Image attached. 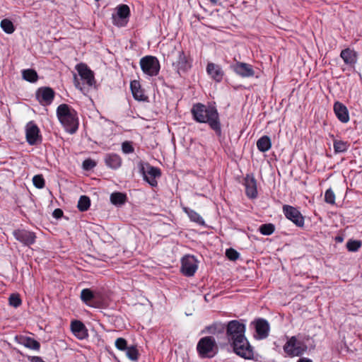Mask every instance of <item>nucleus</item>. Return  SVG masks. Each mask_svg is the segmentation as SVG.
Instances as JSON below:
<instances>
[{"instance_id":"1","label":"nucleus","mask_w":362,"mask_h":362,"mask_svg":"<svg viewBox=\"0 0 362 362\" xmlns=\"http://www.w3.org/2000/svg\"><path fill=\"white\" fill-rule=\"evenodd\" d=\"M245 325L243 322L233 320L226 324V337L233 347V351L239 356L250 359L253 358V349L245 337Z\"/></svg>"},{"instance_id":"2","label":"nucleus","mask_w":362,"mask_h":362,"mask_svg":"<svg viewBox=\"0 0 362 362\" xmlns=\"http://www.w3.org/2000/svg\"><path fill=\"white\" fill-rule=\"evenodd\" d=\"M193 119L199 123H207L217 136H221V125L219 119V114L214 106L198 103L193 105L191 109Z\"/></svg>"},{"instance_id":"3","label":"nucleus","mask_w":362,"mask_h":362,"mask_svg":"<svg viewBox=\"0 0 362 362\" xmlns=\"http://www.w3.org/2000/svg\"><path fill=\"white\" fill-rule=\"evenodd\" d=\"M57 117L70 134H74L78 129L79 122L77 112L67 104H61L57 108Z\"/></svg>"},{"instance_id":"4","label":"nucleus","mask_w":362,"mask_h":362,"mask_svg":"<svg viewBox=\"0 0 362 362\" xmlns=\"http://www.w3.org/2000/svg\"><path fill=\"white\" fill-rule=\"evenodd\" d=\"M197 351L201 358H211L218 352V346L214 337H202L197 344Z\"/></svg>"},{"instance_id":"5","label":"nucleus","mask_w":362,"mask_h":362,"mask_svg":"<svg viewBox=\"0 0 362 362\" xmlns=\"http://www.w3.org/2000/svg\"><path fill=\"white\" fill-rule=\"evenodd\" d=\"M307 348L304 341L298 340L296 336L290 337L283 347L284 352L290 357L303 355Z\"/></svg>"},{"instance_id":"6","label":"nucleus","mask_w":362,"mask_h":362,"mask_svg":"<svg viewBox=\"0 0 362 362\" xmlns=\"http://www.w3.org/2000/svg\"><path fill=\"white\" fill-rule=\"evenodd\" d=\"M140 172L143 175L144 180L146 181L151 186L156 187L158 182L156 178L161 176V170L157 167L151 165L149 163H139Z\"/></svg>"},{"instance_id":"7","label":"nucleus","mask_w":362,"mask_h":362,"mask_svg":"<svg viewBox=\"0 0 362 362\" xmlns=\"http://www.w3.org/2000/svg\"><path fill=\"white\" fill-rule=\"evenodd\" d=\"M142 71L149 76H156L160 71V65L158 59L151 55L142 57L139 62Z\"/></svg>"},{"instance_id":"8","label":"nucleus","mask_w":362,"mask_h":362,"mask_svg":"<svg viewBox=\"0 0 362 362\" xmlns=\"http://www.w3.org/2000/svg\"><path fill=\"white\" fill-rule=\"evenodd\" d=\"M174 70L180 76L186 74L192 66V59L189 55L187 54L183 50L177 52V56L172 64Z\"/></svg>"},{"instance_id":"9","label":"nucleus","mask_w":362,"mask_h":362,"mask_svg":"<svg viewBox=\"0 0 362 362\" xmlns=\"http://www.w3.org/2000/svg\"><path fill=\"white\" fill-rule=\"evenodd\" d=\"M54 96L55 93L54 90L47 86L39 88L35 93L37 100L43 106L51 105L54 99Z\"/></svg>"},{"instance_id":"10","label":"nucleus","mask_w":362,"mask_h":362,"mask_svg":"<svg viewBox=\"0 0 362 362\" xmlns=\"http://www.w3.org/2000/svg\"><path fill=\"white\" fill-rule=\"evenodd\" d=\"M14 238L25 246L33 245L36 240V235L34 232L24 229L18 228L13 231Z\"/></svg>"},{"instance_id":"11","label":"nucleus","mask_w":362,"mask_h":362,"mask_svg":"<svg viewBox=\"0 0 362 362\" xmlns=\"http://www.w3.org/2000/svg\"><path fill=\"white\" fill-rule=\"evenodd\" d=\"M283 212L286 218L291 221L296 226H304V217L296 208L286 204L283 206Z\"/></svg>"},{"instance_id":"12","label":"nucleus","mask_w":362,"mask_h":362,"mask_svg":"<svg viewBox=\"0 0 362 362\" xmlns=\"http://www.w3.org/2000/svg\"><path fill=\"white\" fill-rule=\"evenodd\" d=\"M197 261L192 255H185L181 260V272L186 276H192L197 270Z\"/></svg>"},{"instance_id":"13","label":"nucleus","mask_w":362,"mask_h":362,"mask_svg":"<svg viewBox=\"0 0 362 362\" xmlns=\"http://www.w3.org/2000/svg\"><path fill=\"white\" fill-rule=\"evenodd\" d=\"M242 184L245 187V194L249 199H253L257 197V180L253 174H246Z\"/></svg>"},{"instance_id":"14","label":"nucleus","mask_w":362,"mask_h":362,"mask_svg":"<svg viewBox=\"0 0 362 362\" xmlns=\"http://www.w3.org/2000/svg\"><path fill=\"white\" fill-rule=\"evenodd\" d=\"M130 16L129 7L126 4H121L117 7V15L112 16L113 23L117 26H124L127 18Z\"/></svg>"},{"instance_id":"15","label":"nucleus","mask_w":362,"mask_h":362,"mask_svg":"<svg viewBox=\"0 0 362 362\" xmlns=\"http://www.w3.org/2000/svg\"><path fill=\"white\" fill-rule=\"evenodd\" d=\"M25 136L26 141L30 145H35L42 140L40 129L33 122H30L26 126Z\"/></svg>"},{"instance_id":"16","label":"nucleus","mask_w":362,"mask_h":362,"mask_svg":"<svg viewBox=\"0 0 362 362\" xmlns=\"http://www.w3.org/2000/svg\"><path fill=\"white\" fill-rule=\"evenodd\" d=\"M230 67L237 75L242 78L253 77L255 74L252 66L245 62H238Z\"/></svg>"},{"instance_id":"17","label":"nucleus","mask_w":362,"mask_h":362,"mask_svg":"<svg viewBox=\"0 0 362 362\" xmlns=\"http://www.w3.org/2000/svg\"><path fill=\"white\" fill-rule=\"evenodd\" d=\"M76 69L81 78L86 81L89 86H92L95 83L94 74L86 64L80 63L77 64Z\"/></svg>"},{"instance_id":"18","label":"nucleus","mask_w":362,"mask_h":362,"mask_svg":"<svg viewBox=\"0 0 362 362\" xmlns=\"http://www.w3.org/2000/svg\"><path fill=\"white\" fill-rule=\"evenodd\" d=\"M340 57L345 64L351 68H354L358 61V53L354 49L348 47L341 50Z\"/></svg>"},{"instance_id":"19","label":"nucleus","mask_w":362,"mask_h":362,"mask_svg":"<svg viewBox=\"0 0 362 362\" xmlns=\"http://www.w3.org/2000/svg\"><path fill=\"white\" fill-rule=\"evenodd\" d=\"M206 72L216 82L219 83L223 80L224 71L218 64L212 62L208 63Z\"/></svg>"},{"instance_id":"20","label":"nucleus","mask_w":362,"mask_h":362,"mask_svg":"<svg viewBox=\"0 0 362 362\" xmlns=\"http://www.w3.org/2000/svg\"><path fill=\"white\" fill-rule=\"evenodd\" d=\"M333 109L336 117L340 122L347 123L349 121L348 109L343 103L339 101L335 102Z\"/></svg>"},{"instance_id":"21","label":"nucleus","mask_w":362,"mask_h":362,"mask_svg":"<svg viewBox=\"0 0 362 362\" xmlns=\"http://www.w3.org/2000/svg\"><path fill=\"white\" fill-rule=\"evenodd\" d=\"M72 332L79 339H83L88 336L87 329L85 325L79 320H74L71 323Z\"/></svg>"},{"instance_id":"22","label":"nucleus","mask_w":362,"mask_h":362,"mask_svg":"<svg viewBox=\"0 0 362 362\" xmlns=\"http://www.w3.org/2000/svg\"><path fill=\"white\" fill-rule=\"evenodd\" d=\"M18 343L23 345L26 348L32 350L39 351L40 349V344L37 340L27 336L16 337Z\"/></svg>"},{"instance_id":"23","label":"nucleus","mask_w":362,"mask_h":362,"mask_svg":"<svg viewBox=\"0 0 362 362\" xmlns=\"http://www.w3.org/2000/svg\"><path fill=\"white\" fill-rule=\"evenodd\" d=\"M130 88L135 100L144 101L147 99V97L144 95V90L141 89V84L139 81L134 80L131 81Z\"/></svg>"},{"instance_id":"24","label":"nucleus","mask_w":362,"mask_h":362,"mask_svg":"<svg viewBox=\"0 0 362 362\" xmlns=\"http://www.w3.org/2000/svg\"><path fill=\"white\" fill-rule=\"evenodd\" d=\"M255 329L260 338H266L269 334V323L264 319H259L256 321Z\"/></svg>"},{"instance_id":"25","label":"nucleus","mask_w":362,"mask_h":362,"mask_svg":"<svg viewBox=\"0 0 362 362\" xmlns=\"http://www.w3.org/2000/svg\"><path fill=\"white\" fill-rule=\"evenodd\" d=\"M105 164L112 169H117L122 165V158L116 153L107 154L105 156Z\"/></svg>"},{"instance_id":"26","label":"nucleus","mask_w":362,"mask_h":362,"mask_svg":"<svg viewBox=\"0 0 362 362\" xmlns=\"http://www.w3.org/2000/svg\"><path fill=\"white\" fill-rule=\"evenodd\" d=\"M81 299L87 305L96 307L94 303L95 294L90 288H84L81 292Z\"/></svg>"},{"instance_id":"27","label":"nucleus","mask_w":362,"mask_h":362,"mask_svg":"<svg viewBox=\"0 0 362 362\" xmlns=\"http://www.w3.org/2000/svg\"><path fill=\"white\" fill-rule=\"evenodd\" d=\"M257 149L262 153L268 151L272 148V141L269 136L264 135L257 141Z\"/></svg>"},{"instance_id":"28","label":"nucleus","mask_w":362,"mask_h":362,"mask_svg":"<svg viewBox=\"0 0 362 362\" xmlns=\"http://www.w3.org/2000/svg\"><path fill=\"white\" fill-rule=\"evenodd\" d=\"M350 146V144L348 141L342 140L334 139L333 147L335 153H341L347 151Z\"/></svg>"},{"instance_id":"29","label":"nucleus","mask_w":362,"mask_h":362,"mask_svg":"<svg viewBox=\"0 0 362 362\" xmlns=\"http://www.w3.org/2000/svg\"><path fill=\"white\" fill-rule=\"evenodd\" d=\"M110 201L114 205L124 204L127 201V195L122 192H113L110 195Z\"/></svg>"},{"instance_id":"30","label":"nucleus","mask_w":362,"mask_h":362,"mask_svg":"<svg viewBox=\"0 0 362 362\" xmlns=\"http://www.w3.org/2000/svg\"><path fill=\"white\" fill-rule=\"evenodd\" d=\"M22 75L24 80L30 83H35L38 79L36 71L32 69H24L22 71Z\"/></svg>"},{"instance_id":"31","label":"nucleus","mask_w":362,"mask_h":362,"mask_svg":"<svg viewBox=\"0 0 362 362\" xmlns=\"http://www.w3.org/2000/svg\"><path fill=\"white\" fill-rule=\"evenodd\" d=\"M90 206V199L88 196L82 195L78 202L77 207L81 212L86 211Z\"/></svg>"},{"instance_id":"32","label":"nucleus","mask_w":362,"mask_h":362,"mask_svg":"<svg viewBox=\"0 0 362 362\" xmlns=\"http://www.w3.org/2000/svg\"><path fill=\"white\" fill-rule=\"evenodd\" d=\"M125 351L126 355L129 360L134 362L138 361L139 358V353L136 346H128Z\"/></svg>"},{"instance_id":"33","label":"nucleus","mask_w":362,"mask_h":362,"mask_svg":"<svg viewBox=\"0 0 362 362\" xmlns=\"http://www.w3.org/2000/svg\"><path fill=\"white\" fill-rule=\"evenodd\" d=\"M185 211L188 215L189 218L192 221H194L199 224L204 223V220L202 217L195 211L188 208H185Z\"/></svg>"},{"instance_id":"34","label":"nucleus","mask_w":362,"mask_h":362,"mask_svg":"<svg viewBox=\"0 0 362 362\" xmlns=\"http://www.w3.org/2000/svg\"><path fill=\"white\" fill-rule=\"evenodd\" d=\"M209 333L218 334H222L224 331H226V325L221 322H215L213 325L208 327Z\"/></svg>"},{"instance_id":"35","label":"nucleus","mask_w":362,"mask_h":362,"mask_svg":"<svg viewBox=\"0 0 362 362\" xmlns=\"http://www.w3.org/2000/svg\"><path fill=\"white\" fill-rule=\"evenodd\" d=\"M0 25L2 30L7 34H11L15 31L13 23L9 19H3L1 21Z\"/></svg>"},{"instance_id":"36","label":"nucleus","mask_w":362,"mask_h":362,"mask_svg":"<svg viewBox=\"0 0 362 362\" xmlns=\"http://www.w3.org/2000/svg\"><path fill=\"white\" fill-rule=\"evenodd\" d=\"M275 230V226L273 223H264L259 226V231L264 235H270Z\"/></svg>"},{"instance_id":"37","label":"nucleus","mask_w":362,"mask_h":362,"mask_svg":"<svg viewBox=\"0 0 362 362\" xmlns=\"http://www.w3.org/2000/svg\"><path fill=\"white\" fill-rule=\"evenodd\" d=\"M362 243L360 240H349L346 243V248L350 252H356L361 247Z\"/></svg>"},{"instance_id":"38","label":"nucleus","mask_w":362,"mask_h":362,"mask_svg":"<svg viewBox=\"0 0 362 362\" xmlns=\"http://www.w3.org/2000/svg\"><path fill=\"white\" fill-rule=\"evenodd\" d=\"M33 185L37 189H42L45 186V180L42 175H36L33 177Z\"/></svg>"},{"instance_id":"39","label":"nucleus","mask_w":362,"mask_h":362,"mask_svg":"<svg viewBox=\"0 0 362 362\" xmlns=\"http://www.w3.org/2000/svg\"><path fill=\"white\" fill-rule=\"evenodd\" d=\"M8 302L9 305L14 308H18L22 304L21 298L18 293H12L8 298Z\"/></svg>"},{"instance_id":"40","label":"nucleus","mask_w":362,"mask_h":362,"mask_svg":"<svg viewBox=\"0 0 362 362\" xmlns=\"http://www.w3.org/2000/svg\"><path fill=\"white\" fill-rule=\"evenodd\" d=\"M325 202L332 205L335 204V194L331 188L327 189L325 193Z\"/></svg>"},{"instance_id":"41","label":"nucleus","mask_w":362,"mask_h":362,"mask_svg":"<svg viewBox=\"0 0 362 362\" xmlns=\"http://www.w3.org/2000/svg\"><path fill=\"white\" fill-rule=\"evenodd\" d=\"M115 345L118 350L122 351L128 348L127 341L122 337L117 338L115 342Z\"/></svg>"},{"instance_id":"42","label":"nucleus","mask_w":362,"mask_h":362,"mask_svg":"<svg viewBox=\"0 0 362 362\" xmlns=\"http://www.w3.org/2000/svg\"><path fill=\"white\" fill-rule=\"evenodd\" d=\"M226 256L228 259L235 261L239 258L240 254L235 249L228 248L226 251Z\"/></svg>"},{"instance_id":"43","label":"nucleus","mask_w":362,"mask_h":362,"mask_svg":"<svg viewBox=\"0 0 362 362\" xmlns=\"http://www.w3.org/2000/svg\"><path fill=\"white\" fill-rule=\"evenodd\" d=\"M122 150L124 153H132L134 151V148L131 141H124L122 144Z\"/></svg>"},{"instance_id":"44","label":"nucleus","mask_w":362,"mask_h":362,"mask_svg":"<svg viewBox=\"0 0 362 362\" xmlns=\"http://www.w3.org/2000/svg\"><path fill=\"white\" fill-rule=\"evenodd\" d=\"M95 165L96 163L90 158L84 160L82 164L83 168L85 170H90L95 168Z\"/></svg>"},{"instance_id":"45","label":"nucleus","mask_w":362,"mask_h":362,"mask_svg":"<svg viewBox=\"0 0 362 362\" xmlns=\"http://www.w3.org/2000/svg\"><path fill=\"white\" fill-rule=\"evenodd\" d=\"M64 212L61 209H56L52 213V216L57 219L62 218Z\"/></svg>"},{"instance_id":"46","label":"nucleus","mask_w":362,"mask_h":362,"mask_svg":"<svg viewBox=\"0 0 362 362\" xmlns=\"http://www.w3.org/2000/svg\"><path fill=\"white\" fill-rule=\"evenodd\" d=\"M30 361L31 362H44L40 356H33Z\"/></svg>"},{"instance_id":"47","label":"nucleus","mask_w":362,"mask_h":362,"mask_svg":"<svg viewBox=\"0 0 362 362\" xmlns=\"http://www.w3.org/2000/svg\"><path fill=\"white\" fill-rule=\"evenodd\" d=\"M297 362H313V361L308 358H300Z\"/></svg>"},{"instance_id":"48","label":"nucleus","mask_w":362,"mask_h":362,"mask_svg":"<svg viewBox=\"0 0 362 362\" xmlns=\"http://www.w3.org/2000/svg\"><path fill=\"white\" fill-rule=\"evenodd\" d=\"M74 81H75V86L76 88H79V82L77 80V77L75 75L74 76Z\"/></svg>"},{"instance_id":"49","label":"nucleus","mask_w":362,"mask_h":362,"mask_svg":"<svg viewBox=\"0 0 362 362\" xmlns=\"http://www.w3.org/2000/svg\"><path fill=\"white\" fill-rule=\"evenodd\" d=\"M213 5H216L218 0H209Z\"/></svg>"},{"instance_id":"50","label":"nucleus","mask_w":362,"mask_h":362,"mask_svg":"<svg viewBox=\"0 0 362 362\" xmlns=\"http://www.w3.org/2000/svg\"><path fill=\"white\" fill-rule=\"evenodd\" d=\"M338 240H339V241H341V240H342V238H338Z\"/></svg>"}]
</instances>
